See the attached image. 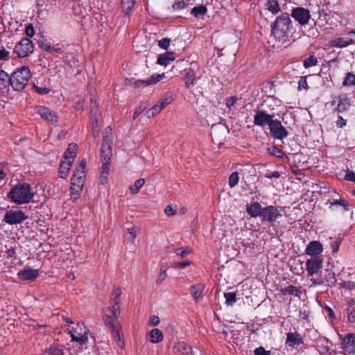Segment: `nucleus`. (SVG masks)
Here are the masks:
<instances>
[{"label":"nucleus","mask_w":355,"mask_h":355,"mask_svg":"<svg viewBox=\"0 0 355 355\" xmlns=\"http://www.w3.org/2000/svg\"><path fill=\"white\" fill-rule=\"evenodd\" d=\"M121 290L119 287H114L111 293L109 300L110 306L107 309V312L104 316V322L112 333V337L115 339L117 345L123 348L125 343L123 340V334L121 330V324L118 318L121 313Z\"/></svg>","instance_id":"nucleus-1"},{"label":"nucleus","mask_w":355,"mask_h":355,"mask_svg":"<svg viewBox=\"0 0 355 355\" xmlns=\"http://www.w3.org/2000/svg\"><path fill=\"white\" fill-rule=\"evenodd\" d=\"M112 130L107 127L103 132V144L101 149V158L102 166L101 168L100 180L102 184L107 181V175L110 171V160L112 157Z\"/></svg>","instance_id":"nucleus-2"},{"label":"nucleus","mask_w":355,"mask_h":355,"mask_svg":"<svg viewBox=\"0 0 355 355\" xmlns=\"http://www.w3.org/2000/svg\"><path fill=\"white\" fill-rule=\"evenodd\" d=\"M34 194L29 184L18 183L11 188L7 194V198L16 205H23L31 202Z\"/></svg>","instance_id":"nucleus-3"},{"label":"nucleus","mask_w":355,"mask_h":355,"mask_svg":"<svg viewBox=\"0 0 355 355\" xmlns=\"http://www.w3.org/2000/svg\"><path fill=\"white\" fill-rule=\"evenodd\" d=\"M31 78V71L28 67L23 66L17 69L10 77V84L12 88L17 92L22 91Z\"/></svg>","instance_id":"nucleus-4"},{"label":"nucleus","mask_w":355,"mask_h":355,"mask_svg":"<svg viewBox=\"0 0 355 355\" xmlns=\"http://www.w3.org/2000/svg\"><path fill=\"white\" fill-rule=\"evenodd\" d=\"M291 27V19L287 14L282 15L278 17L272 27V34L279 40H284L288 37Z\"/></svg>","instance_id":"nucleus-5"},{"label":"nucleus","mask_w":355,"mask_h":355,"mask_svg":"<svg viewBox=\"0 0 355 355\" xmlns=\"http://www.w3.org/2000/svg\"><path fill=\"white\" fill-rule=\"evenodd\" d=\"M87 164L86 159H83L79 164L78 166L76 168L73 175L71 179V195L76 198V196L79 194L84 186L86 175L85 173V168Z\"/></svg>","instance_id":"nucleus-6"},{"label":"nucleus","mask_w":355,"mask_h":355,"mask_svg":"<svg viewBox=\"0 0 355 355\" xmlns=\"http://www.w3.org/2000/svg\"><path fill=\"white\" fill-rule=\"evenodd\" d=\"M228 132L227 127L223 123L213 125L211 128V136L213 142L218 146L223 144Z\"/></svg>","instance_id":"nucleus-7"},{"label":"nucleus","mask_w":355,"mask_h":355,"mask_svg":"<svg viewBox=\"0 0 355 355\" xmlns=\"http://www.w3.org/2000/svg\"><path fill=\"white\" fill-rule=\"evenodd\" d=\"M28 218L22 210L9 209L6 211L3 217V221L10 225L20 224Z\"/></svg>","instance_id":"nucleus-8"},{"label":"nucleus","mask_w":355,"mask_h":355,"mask_svg":"<svg viewBox=\"0 0 355 355\" xmlns=\"http://www.w3.org/2000/svg\"><path fill=\"white\" fill-rule=\"evenodd\" d=\"M33 50L34 46L32 41L27 37H24L16 44L14 52L19 58H26L31 54Z\"/></svg>","instance_id":"nucleus-9"},{"label":"nucleus","mask_w":355,"mask_h":355,"mask_svg":"<svg viewBox=\"0 0 355 355\" xmlns=\"http://www.w3.org/2000/svg\"><path fill=\"white\" fill-rule=\"evenodd\" d=\"M269 130L270 135L275 139H283L288 136L287 130L278 119H273V120L270 121Z\"/></svg>","instance_id":"nucleus-10"},{"label":"nucleus","mask_w":355,"mask_h":355,"mask_svg":"<svg viewBox=\"0 0 355 355\" xmlns=\"http://www.w3.org/2000/svg\"><path fill=\"white\" fill-rule=\"evenodd\" d=\"M35 111V113L38 114L43 119L50 122L53 125H56L58 123V115L55 111L41 105L36 106Z\"/></svg>","instance_id":"nucleus-11"},{"label":"nucleus","mask_w":355,"mask_h":355,"mask_svg":"<svg viewBox=\"0 0 355 355\" xmlns=\"http://www.w3.org/2000/svg\"><path fill=\"white\" fill-rule=\"evenodd\" d=\"M280 216H282L280 211L276 207L270 205L263 208L261 219L263 221L272 223Z\"/></svg>","instance_id":"nucleus-12"},{"label":"nucleus","mask_w":355,"mask_h":355,"mask_svg":"<svg viewBox=\"0 0 355 355\" xmlns=\"http://www.w3.org/2000/svg\"><path fill=\"white\" fill-rule=\"evenodd\" d=\"M349 37H336L329 42L330 46L336 48H345L354 43V39L351 36H355V31H350L347 33Z\"/></svg>","instance_id":"nucleus-13"},{"label":"nucleus","mask_w":355,"mask_h":355,"mask_svg":"<svg viewBox=\"0 0 355 355\" xmlns=\"http://www.w3.org/2000/svg\"><path fill=\"white\" fill-rule=\"evenodd\" d=\"M196 66L195 62L190 64L189 68H185L182 71L183 80L187 88H190L195 84L196 80V73L194 71V67Z\"/></svg>","instance_id":"nucleus-14"},{"label":"nucleus","mask_w":355,"mask_h":355,"mask_svg":"<svg viewBox=\"0 0 355 355\" xmlns=\"http://www.w3.org/2000/svg\"><path fill=\"white\" fill-rule=\"evenodd\" d=\"M291 15L301 25H305L308 24L311 17L309 11L303 8H293Z\"/></svg>","instance_id":"nucleus-15"},{"label":"nucleus","mask_w":355,"mask_h":355,"mask_svg":"<svg viewBox=\"0 0 355 355\" xmlns=\"http://www.w3.org/2000/svg\"><path fill=\"white\" fill-rule=\"evenodd\" d=\"M322 265V259L318 257H312L306 261V270L309 276L317 274L321 269Z\"/></svg>","instance_id":"nucleus-16"},{"label":"nucleus","mask_w":355,"mask_h":355,"mask_svg":"<svg viewBox=\"0 0 355 355\" xmlns=\"http://www.w3.org/2000/svg\"><path fill=\"white\" fill-rule=\"evenodd\" d=\"M273 120V116L268 114L266 111L257 110L254 116V123L259 126H265L270 123Z\"/></svg>","instance_id":"nucleus-17"},{"label":"nucleus","mask_w":355,"mask_h":355,"mask_svg":"<svg viewBox=\"0 0 355 355\" xmlns=\"http://www.w3.org/2000/svg\"><path fill=\"white\" fill-rule=\"evenodd\" d=\"M332 105L336 106V110L338 112H343L345 111L347 107L350 105L349 99L347 97L346 94L339 95L334 98L332 102Z\"/></svg>","instance_id":"nucleus-18"},{"label":"nucleus","mask_w":355,"mask_h":355,"mask_svg":"<svg viewBox=\"0 0 355 355\" xmlns=\"http://www.w3.org/2000/svg\"><path fill=\"white\" fill-rule=\"evenodd\" d=\"M39 275V270L32 268H24L17 273L19 279L24 281H34Z\"/></svg>","instance_id":"nucleus-19"},{"label":"nucleus","mask_w":355,"mask_h":355,"mask_svg":"<svg viewBox=\"0 0 355 355\" xmlns=\"http://www.w3.org/2000/svg\"><path fill=\"white\" fill-rule=\"evenodd\" d=\"M343 348L346 353H355V335L353 334H347L342 342Z\"/></svg>","instance_id":"nucleus-20"},{"label":"nucleus","mask_w":355,"mask_h":355,"mask_svg":"<svg viewBox=\"0 0 355 355\" xmlns=\"http://www.w3.org/2000/svg\"><path fill=\"white\" fill-rule=\"evenodd\" d=\"M323 250L322 245L319 241H311L306 246L305 252L308 255L315 256L321 254Z\"/></svg>","instance_id":"nucleus-21"},{"label":"nucleus","mask_w":355,"mask_h":355,"mask_svg":"<svg viewBox=\"0 0 355 355\" xmlns=\"http://www.w3.org/2000/svg\"><path fill=\"white\" fill-rule=\"evenodd\" d=\"M303 343V339L297 332H289L286 335V344L289 347H294Z\"/></svg>","instance_id":"nucleus-22"},{"label":"nucleus","mask_w":355,"mask_h":355,"mask_svg":"<svg viewBox=\"0 0 355 355\" xmlns=\"http://www.w3.org/2000/svg\"><path fill=\"white\" fill-rule=\"evenodd\" d=\"M38 45L42 50L45 51L46 52H49L50 53H61L63 51L62 47L60 46V44H57L56 45L51 46L46 40L45 41H44V40L38 41Z\"/></svg>","instance_id":"nucleus-23"},{"label":"nucleus","mask_w":355,"mask_h":355,"mask_svg":"<svg viewBox=\"0 0 355 355\" xmlns=\"http://www.w3.org/2000/svg\"><path fill=\"white\" fill-rule=\"evenodd\" d=\"M77 144L74 143L69 144L64 155V160L73 162L74 158L77 154Z\"/></svg>","instance_id":"nucleus-24"},{"label":"nucleus","mask_w":355,"mask_h":355,"mask_svg":"<svg viewBox=\"0 0 355 355\" xmlns=\"http://www.w3.org/2000/svg\"><path fill=\"white\" fill-rule=\"evenodd\" d=\"M263 208L259 202H254L251 205L248 206L246 211L252 217L262 216V211Z\"/></svg>","instance_id":"nucleus-25"},{"label":"nucleus","mask_w":355,"mask_h":355,"mask_svg":"<svg viewBox=\"0 0 355 355\" xmlns=\"http://www.w3.org/2000/svg\"><path fill=\"white\" fill-rule=\"evenodd\" d=\"M205 285L202 284H196L192 285L190 287V293L192 297L194 299L196 303L198 302V300L202 295V291H204Z\"/></svg>","instance_id":"nucleus-26"},{"label":"nucleus","mask_w":355,"mask_h":355,"mask_svg":"<svg viewBox=\"0 0 355 355\" xmlns=\"http://www.w3.org/2000/svg\"><path fill=\"white\" fill-rule=\"evenodd\" d=\"M150 341L152 343H157L163 340L162 331L159 329H153L149 332Z\"/></svg>","instance_id":"nucleus-27"},{"label":"nucleus","mask_w":355,"mask_h":355,"mask_svg":"<svg viewBox=\"0 0 355 355\" xmlns=\"http://www.w3.org/2000/svg\"><path fill=\"white\" fill-rule=\"evenodd\" d=\"M72 163L66 160L61 162L59 168V176L61 178H66L67 177Z\"/></svg>","instance_id":"nucleus-28"},{"label":"nucleus","mask_w":355,"mask_h":355,"mask_svg":"<svg viewBox=\"0 0 355 355\" xmlns=\"http://www.w3.org/2000/svg\"><path fill=\"white\" fill-rule=\"evenodd\" d=\"M177 350L178 351V355H192V348L187 343L180 342L176 345Z\"/></svg>","instance_id":"nucleus-29"},{"label":"nucleus","mask_w":355,"mask_h":355,"mask_svg":"<svg viewBox=\"0 0 355 355\" xmlns=\"http://www.w3.org/2000/svg\"><path fill=\"white\" fill-rule=\"evenodd\" d=\"M10 77L5 71L0 70V89H6L10 86Z\"/></svg>","instance_id":"nucleus-30"},{"label":"nucleus","mask_w":355,"mask_h":355,"mask_svg":"<svg viewBox=\"0 0 355 355\" xmlns=\"http://www.w3.org/2000/svg\"><path fill=\"white\" fill-rule=\"evenodd\" d=\"M347 311L348 321L352 323L355 322V300L352 299L349 301Z\"/></svg>","instance_id":"nucleus-31"},{"label":"nucleus","mask_w":355,"mask_h":355,"mask_svg":"<svg viewBox=\"0 0 355 355\" xmlns=\"http://www.w3.org/2000/svg\"><path fill=\"white\" fill-rule=\"evenodd\" d=\"M175 60L172 53H166L165 54H161L159 55L157 63L158 64L162 66H167L169 64L170 61H173Z\"/></svg>","instance_id":"nucleus-32"},{"label":"nucleus","mask_w":355,"mask_h":355,"mask_svg":"<svg viewBox=\"0 0 355 355\" xmlns=\"http://www.w3.org/2000/svg\"><path fill=\"white\" fill-rule=\"evenodd\" d=\"M265 6L266 9L274 15L280 11V7L277 0H267Z\"/></svg>","instance_id":"nucleus-33"},{"label":"nucleus","mask_w":355,"mask_h":355,"mask_svg":"<svg viewBox=\"0 0 355 355\" xmlns=\"http://www.w3.org/2000/svg\"><path fill=\"white\" fill-rule=\"evenodd\" d=\"M322 278L324 279V282H326L329 286H334L336 282L335 273L329 270H325V274Z\"/></svg>","instance_id":"nucleus-34"},{"label":"nucleus","mask_w":355,"mask_h":355,"mask_svg":"<svg viewBox=\"0 0 355 355\" xmlns=\"http://www.w3.org/2000/svg\"><path fill=\"white\" fill-rule=\"evenodd\" d=\"M44 353H47L49 355H63L64 352L62 349L58 345H52L49 348H46Z\"/></svg>","instance_id":"nucleus-35"},{"label":"nucleus","mask_w":355,"mask_h":355,"mask_svg":"<svg viewBox=\"0 0 355 355\" xmlns=\"http://www.w3.org/2000/svg\"><path fill=\"white\" fill-rule=\"evenodd\" d=\"M342 85L344 87H355V74H354L352 72H347L342 83Z\"/></svg>","instance_id":"nucleus-36"},{"label":"nucleus","mask_w":355,"mask_h":355,"mask_svg":"<svg viewBox=\"0 0 355 355\" xmlns=\"http://www.w3.org/2000/svg\"><path fill=\"white\" fill-rule=\"evenodd\" d=\"M281 292L283 295L293 294L296 296H299L300 293H301L300 290L298 288H297L296 286H294L293 285H289L288 286L282 288L281 289Z\"/></svg>","instance_id":"nucleus-37"},{"label":"nucleus","mask_w":355,"mask_h":355,"mask_svg":"<svg viewBox=\"0 0 355 355\" xmlns=\"http://www.w3.org/2000/svg\"><path fill=\"white\" fill-rule=\"evenodd\" d=\"M145 180L144 178H139L137 180L135 184L129 187V189L132 194H137L139 193L140 189L144 185Z\"/></svg>","instance_id":"nucleus-38"},{"label":"nucleus","mask_w":355,"mask_h":355,"mask_svg":"<svg viewBox=\"0 0 355 355\" xmlns=\"http://www.w3.org/2000/svg\"><path fill=\"white\" fill-rule=\"evenodd\" d=\"M134 6L135 0H121V8L125 14H128Z\"/></svg>","instance_id":"nucleus-39"},{"label":"nucleus","mask_w":355,"mask_h":355,"mask_svg":"<svg viewBox=\"0 0 355 355\" xmlns=\"http://www.w3.org/2000/svg\"><path fill=\"white\" fill-rule=\"evenodd\" d=\"M328 203L330 205V209H331L333 206L340 205L343 207V211H347L349 210V205L343 199L334 200L332 202H328Z\"/></svg>","instance_id":"nucleus-40"},{"label":"nucleus","mask_w":355,"mask_h":355,"mask_svg":"<svg viewBox=\"0 0 355 355\" xmlns=\"http://www.w3.org/2000/svg\"><path fill=\"white\" fill-rule=\"evenodd\" d=\"M207 8L203 5H199L198 6H195L191 10V14L195 17H198L200 15H203L207 12Z\"/></svg>","instance_id":"nucleus-41"},{"label":"nucleus","mask_w":355,"mask_h":355,"mask_svg":"<svg viewBox=\"0 0 355 355\" xmlns=\"http://www.w3.org/2000/svg\"><path fill=\"white\" fill-rule=\"evenodd\" d=\"M225 303L227 305H232L236 301V295L234 292L225 293Z\"/></svg>","instance_id":"nucleus-42"},{"label":"nucleus","mask_w":355,"mask_h":355,"mask_svg":"<svg viewBox=\"0 0 355 355\" xmlns=\"http://www.w3.org/2000/svg\"><path fill=\"white\" fill-rule=\"evenodd\" d=\"M164 76L165 74L164 73L162 74H153L150 77L149 79L146 80V81L148 84V86L150 85H155L160 81Z\"/></svg>","instance_id":"nucleus-43"},{"label":"nucleus","mask_w":355,"mask_h":355,"mask_svg":"<svg viewBox=\"0 0 355 355\" xmlns=\"http://www.w3.org/2000/svg\"><path fill=\"white\" fill-rule=\"evenodd\" d=\"M191 249L189 247L180 248H178L175 250V253L177 256L180 258H184L187 255L189 254L191 252Z\"/></svg>","instance_id":"nucleus-44"},{"label":"nucleus","mask_w":355,"mask_h":355,"mask_svg":"<svg viewBox=\"0 0 355 355\" xmlns=\"http://www.w3.org/2000/svg\"><path fill=\"white\" fill-rule=\"evenodd\" d=\"M239 173L237 172H233L232 174H230L229 177V186L231 188L234 187L239 182Z\"/></svg>","instance_id":"nucleus-45"},{"label":"nucleus","mask_w":355,"mask_h":355,"mask_svg":"<svg viewBox=\"0 0 355 355\" xmlns=\"http://www.w3.org/2000/svg\"><path fill=\"white\" fill-rule=\"evenodd\" d=\"M268 152L270 155H272L278 158H283L284 156V153L281 149L276 146L269 148Z\"/></svg>","instance_id":"nucleus-46"},{"label":"nucleus","mask_w":355,"mask_h":355,"mask_svg":"<svg viewBox=\"0 0 355 355\" xmlns=\"http://www.w3.org/2000/svg\"><path fill=\"white\" fill-rule=\"evenodd\" d=\"M147 107L148 105L146 103L141 104L139 106L137 107L133 114V120H135L140 114H141L145 110H146Z\"/></svg>","instance_id":"nucleus-47"},{"label":"nucleus","mask_w":355,"mask_h":355,"mask_svg":"<svg viewBox=\"0 0 355 355\" xmlns=\"http://www.w3.org/2000/svg\"><path fill=\"white\" fill-rule=\"evenodd\" d=\"M340 288H345L346 290L352 291L355 288V283L351 281H342L339 283Z\"/></svg>","instance_id":"nucleus-48"},{"label":"nucleus","mask_w":355,"mask_h":355,"mask_svg":"<svg viewBox=\"0 0 355 355\" xmlns=\"http://www.w3.org/2000/svg\"><path fill=\"white\" fill-rule=\"evenodd\" d=\"M317 63H318L317 58L315 56L312 55L304 61V66L306 68H308V67L316 65Z\"/></svg>","instance_id":"nucleus-49"},{"label":"nucleus","mask_w":355,"mask_h":355,"mask_svg":"<svg viewBox=\"0 0 355 355\" xmlns=\"http://www.w3.org/2000/svg\"><path fill=\"white\" fill-rule=\"evenodd\" d=\"M162 110L160 109V107H159V105L156 103L152 108L149 109L147 111L146 114L148 117L150 118L152 116H154L155 114L159 113Z\"/></svg>","instance_id":"nucleus-50"},{"label":"nucleus","mask_w":355,"mask_h":355,"mask_svg":"<svg viewBox=\"0 0 355 355\" xmlns=\"http://www.w3.org/2000/svg\"><path fill=\"white\" fill-rule=\"evenodd\" d=\"M94 120H95V122L93 123V124H92L93 136L97 137L98 135V131H99L100 127H99V125L98 123L99 119L96 114V112H95V113H94Z\"/></svg>","instance_id":"nucleus-51"},{"label":"nucleus","mask_w":355,"mask_h":355,"mask_svg":"<svg viewBox=\"0 0 355 355\" xmlns=\"http://www.w3.org/2000/svg\"><path fill=\"white\" fill-rule=\"evenodd\" d=\"M72 340L80 342V343H85L87 340V332H85L83 335L78 334V336H76L73 334H71Z\"/></svg>","instance_id":"nucleus-52"},{"label":"nucleus","mask_w":355,"mask_h":355,"mask_svg":"<svg viewBox=\"0 0 355 355\" xmlns=\"http://www.w3.org/2000/svg\"><path fill=\"white\" fill-rule=\"evenodd\" d=\"M171 102H172V97L168 96L165 98L160 99L159 101H158L157 104L159 105V107H160L161 110H162L166 105L170 104Z\"/></svg>","instance_id":"nucleus-53"},{"label":"nucleus","mask_w":355,"mask_h":355,"mask_svg":"<svg viewBox=\"0 0 355 355\" xmlns=\"http://www.w3.org/2000/svg\"><path fill=\"white\" fill-rule=\"evenodd\" d=\"M171 102H172V97L168 96L165 98L160 99L159 101H158L157 104L159 105V107H160L161 110H162L166 105L170 104Z\"/></svg>","instance_id":"nucleus-54"},{"label":"nucleus","mask_w":355,"mask_h":355,"mask_svg":"<svg viewBox=\"0 0 355 355\" xmlns=\"http://www.w3.org/2000/svg\"><path fill=\"white\" fill-rule=\"evenodd\" d=\"M171 102H172V97L168 96L165 98L160 99L159 101H158L157 104L159 105V107H160L161 110H162L166 105L170 104Z\"/></svg>","instance_id":"nucleus-55"},{"label":"nucleus","mask_w":355,"mask_h":355,"mask_svg":"<svg viewBox=\"0 0 355 355\" xmlns=\"http://www.w3.org/2000/svg\"><path fill=\"white\" fill-rule=\"evenodd\" d=\"M171 102H172V97L168 96L165 98L160 99L159 101H158L157 104L159 105V107H160L161 110H162L166 105L170 104Z\"/></svg>","instance_id":"nucleus-56"},{"label":"nucleus","mask_w":355,"mask_h":355,"mask_svg":"<svg viewBox=\"0 0 355 355\" xmlns=\"http://www.w3.org/2000/svg\"><path fill=\"white\" fill-rule=\"evenodd\" d=\"M171 102H172V97L168 96L165 98L160 99L159 101H158L157 104L159 105V107H160L161 110H162L166 105L170 104Z\"/></svg>","instance_id":"nucleus-57"},{"label":"nucleus","mask_w":355,"mask_h":355,"mask_svg":"<svg viewBox=\"0 0 355 355\" xmlns=\"http://www.w3.org/2000/svg\"><path fill=\"white\" fill-rule=\"evenodd\" d=\"M33 87L35 92L40 95L47 94L51 92L50 88L38 87L35 83H33Z\"/></svg>","instance_id":"nucleus-58"},{"label":"nucleus","mask_w":355,"mask_h":355,"mask_svg":"<svg viewBox=\"0 0 355 355\" xmlns=\"http://www.w3.org/2000/svg\"><path fill=\"white\" fill-rule=\"evenodd\" d=\"M166 276H167L166 270L161 269L158 274L157 278L156 279V284H162L166 279Z\"/></svg>","instance_id":"nucleus-59"},{"label":"nucleus","mask_w":355,"mask_h":355,"mask_svg":"<svg viewBox=\"0 0 355 355\" xmlns=\"http://www.w3.org/2000/svg\"><path fill=\"white\" fill-rule=\"evenodd\" d=\"M171 40L169 38H163L158 42V45L163 49H166L170 44Z\"/></svg>","instance_id":"nucleus-60"},{"label":"nucleus","mask_w":355,"mask_h":355,"mask_svg":"<svg viewBox=\"0 0 355 355\" xmlns=\"http://www.w3.org/2000/svg\"><path fill=\"white\" fill-rule=\"evenodd\" d=\"M254 353V355H271L270 351H266L263 347L256 348Z\"/></svg>","instance_id":"nucleus-61"},{"label":"nucleus","mask_w":355,"mask_h":355,"mask_svg":"<svg viewBox=\"0 0 355 355\" xmlns=\"http://www.w3.org/2000/svg\"><path fill=\"white\" fill-rule=\"evenodd\" d=\"M340 242V240L338 239L331 242V248L333 253H336L338 251Z\"/></svg>","instance_id":"nucleus-62"},{"label":"nucleus","mask_w":355,"mask_h":355,"mask_svg":"<svg viewBox=\"0 0 355 355\" xmlns=\"http://www.w3.org/2000/svg\"><path fill=\"white\" fill-rule=\"evenodd\" d=\"M345 179L348 181L355 182V173L349 169H347L345 175Z\"/></svg>","instance_id":"nucleus-63"},{"label":"nucleus","mask_w":355,"mask_h":355,"mask_svg":"<svg viewBox=\"0 0 355 355\" xmlns=\"http://www.w3.org/2000/svg\"><path fill=\"white\" fill-rule=\"evenodd\" d=\"M238 98L235 96H232L226 99V105L229 109H231L232 106L236 103Z\"/></svg>","instance_id":"nucleus-64"}]
</instances>
